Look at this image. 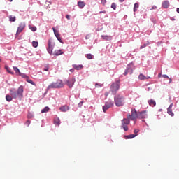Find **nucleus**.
Here are the masks:
<instances>
[{"label": "nucleus", "mask_w": 179, "mask_h": 179, "mask_svg": "<svg viewBox=\"0 0 179 179\" xmlns=\"http://www.w3.org/2000/svg\"><path fill=\"white\" fill-rule=\"evenodd\" d=\"M26 80H27V82H28V83L33 85V86H36V83L34 82H33V80H31V79L27 78Z\"/></svg>", "instance_id": "c756f323"}, {"label": "nucleus", "mask_w": 179, "mask_h": 179, "mask_svg": "<svg viewBox=\"0 0 179 179\" xmlns=\"http://www.w3.org/2000/svg\"><path fill=\"white\" fill-rule=\"evenodd\" d=\"M148 46V44H144L143 45H141L140 47V49L142 50V48H145V47H147Z\"/></svg>", "instance_id": "ea45409f"}, {"label": "nucleus", "mask_w": 179, "mask_h": 179, "mask_svg": "<svg viewBox=\"0 0 179 179\" xmlns=\"http://www.w3.org/2000/svg\"><path fill=\"white\" fill-rule=\"evenodd\" d=\"M27 125H30V120H27Z\"/></svg>", "instance_id": "de8ad7c7"}, {"label": "nucleus", "mask_w": 179, "mask_h": 179, "mask_svg": "<svg viewBox=\"0 0 179 179\" xmlns=\"http://www.w3.org/2000/svg\"><path fill=\"white\" fill-rule=\"evenodd\" d=\"M34 115H33V113H28V115H27L28 118H34Z\"/></svg>", "instance_id": "c9c22d12"}, {"label": "nucleus", "mask_w": 179, "mask_h": 179, "mask_svg": "<svg viewBox=\"0 0 179 179\" xmlns=\"http://www.w3.org/2000/svg\"><path fill=\"white\" fill-rule=\"evenodd\" d=\"M127 118L131 120V121H136V119L138 118V113L136 112V110L132 109L131 114L128 113Z\"/></svg>", "instance_id": "39448f33"}, {"label": "nucleus", "mask_w": 179, "mask_h": 179, "mask_svg": "<svg viewBox=\"0 0 179 179\" xmlns=\"http://www.w3.org/2000/svg\"><path fill=\"white\" fill-rule=\"evenodd\" d=\"M32 46L34 47V48H37V47H38V42L36 41H32Z\"/></svg>", "instance_id": "c85d7f7f"}, {"label": "nucleus", "mask_w": 179, "mask_h": 179, "mask_svg": "<svg viewBox=\"0 0 179 179\" xmlns=\"http://www.w3.org/2000/svg\"><path fill=\"white\" fill-rule=\"evenodd\" d=\"M86 58L87 59H93V55H92V54H87L86 55Z\"/></svg>", "instance_id": "2f4dec72"}, {"label": "nucleus", "mask_w": 179, "mask_h": 179, "mask_svg": "<svg viewBox=\"0 0 179 179\" xmlns=\"http://www.w3.org/2000/svg\"><path fill=\"white\" fill-rule=\"evenodd\" d=\"M105 96L107 97V96H108V92L105 93Z\"/></svg>", "instance_id": "864d4df0"}, {"label": "nucleus", "mask_w": 179, "mask_h": 179, "mask_svg": "<svg viewBox=\"0 0 179 179\" xmlns=\"http://www.w3.org/2000/svg\"><path fill=\"white\" fill-rule=\"evenodd\" d=\"M101 2L102 5H106V3H107V0H101Z\"/></svg>", "instance_id": "58836bf2"}, {"label": "nucleus", "mask_w": 179, "mask_h": 179, "mask_svg": "<svg viewBox=\"0 0 179 179\" xmlns=\"http://www.w3.org/2000/svg\"><path fill=\"white\" fill-rule=\"evenodd\" d=\"M19 76H22V78H24L25 79H27L29 78V76H27V75H26L24 73H19Z\"/></svg>", "instance_id": "473e14b6"}, {"label": "nucleus", "mask_w": 179, "mask_h": 179, "mask_svg": "<svg viewBox=\"0 0 179 179\" xmlns=\"http://www.w3.org/2000/svg\"><path fill=\"white\" fill-rule=\"evenodd\" d=\"M55 45V44H53L52 43H51V41H48V46L47 48V51L50 55H52V51L54 50Z\"/></svg>", "instance_id": "9d476101"}, {"label": "nucleus", "mask_w": 179, "mask_h": 179, "mask_svg": "<svg viewBox=\"0 0 179 179\" xmlns=\"http://www.w3.org/2000/svg\"><path fill=\"white\" fill-rule=\"evenodd\" d=\"M115 104L117 107H121L124 106V96L122 95H117L114 97Z\"/></svg>", "instance_id": "7ed1b4c3"}, {"label": "nucleus", "mask_w": 179, "mask_h": 179, "mask_svg": "<svg viewBox=\"0 0 179 179\" xmlns=\"http://www.w3.org/2000/svg\"><path fill=\"white\" fill-rule=\"evenodd\" d=\"M148 104L150 107H155L156 106V101L153 99L148 100Z\"/></svg>", "instance_id": "a211bd4d"}, {"label": "nucleus", "mask_w": 179, "mask_h": 179, "mask_svg": "<svg viewBox=\"0 0 179 179\" xmlns=\"http://www.w3.org/2000/svg\"><path fill=\"white\" fill-rule=\"evenodd\" d=\"M148 117V111L143 110L138 112V118L139 120H143Z\"/></svg>", "instance_id": "9b49d317"}, {"label": "nucleus", "mask_w": 179, "mask_h": 179, "mask_svg": "<svg viewBox=\"0 0 179 179\" xmlns=\"http://www.w3.org/2000/svg\"><path fill=\"white\" fill-rule=\"evenodd\" d=\"M61 87H64V83L62 80H57L56 82H53L49 85L48 89H61Z\"/></svg>", "instance_id": "f03ea898"}, {"label": "nucleus", "mask_w": 179, "mask_h": 179, "mask_svg": "<svg viewBox=\"0 0 179 179\" xmlns=\"http://www.w3.org/2000/svg\"><path fill=\"white\" fill-rule=\"evenodd\" d=\"M176 12H177L178 13H179V8H178L176 9Z\"/></svg>", "instance_id": "8fccbe9b"}, {"label": "nucleus", "mask_w": 179, "mask_h": 179, "mask_svg": "<svg viewBox=\"0 0 179 179\" xmlns=\"http://www.w3.org/2000/svg\"><path fill=\"white\" fill-rule=\"evenodd\" d=\"M44 71H48V67L45 68Z\"/></svg>", "instance_id": "603ef678"}, {"label": "nucleus", "mask_w": 179, "mask_h": 179, "mask_svg": "<svg viewBox=\"0 0 179 179\" xmlns=\"http://www.w3.org/2000/svg\"><path fill=\"white\" fill-rule=\"evenodd\" d=\"M54 124H55V125L59 127V124H61V120H59V118H58V117L55 118Z\"/></svg>", "instance_id": "412c9836"}, {"label": "nucleus", "mask_w": 179, "mask_h": 179, "mask_svg": "<svg viewBox=\"0 0 179 179\" xmlns=\"http://www.w3.org/2000/svg\"><path fill=\"white\" fill-rule=\"evenodd\" d=\"M69 106L64 105L62 107L59 108L60 111H62V113H66V111L69 110Z\"/></svg>", "instance_id": "2eb2a0df"}, {"label": "nucleus", "mask_w": 179, "mask_h": 179, "mask_svg": "<svg viewBox=\"0 0 179 179\" xmlns=\"http://www.w3.org/2000/svg\"><path fill=\"white\" fill-rule=\"evenodd\" d=\"M162 78H165V79H169V76L167 75H163Z\"/></svg>", "instance_id": "37998d69"}, {"label": "nucleus", "mask_w": 179, "mask_h": 179, "mask_svg": "<svg viewBox=\"0 0 179 179\" xmlns=\"http://www.w3.org/2000/svg\"><path fill=\"white\" fill-rule=\"evenodd\" d=\"M125 0H119L120 2H124Z\"/></svg>", "instance_id": "6e6d98bb"}, {"label": "nucleus", "mask_w": 179, "mask_h": 179, "mask_svg": "<svg viewBox=\"0 0 179 179\" xmlns=\"http://www.w3.org/2000/svg\"><path fill=\"white\" fill-rule=\"evenodd\" d=\"M110 90L113 94H117V92L120 90V80H117L111 85Z\"/></svg>", "instance_id": "20e7f679"}, {"label": "nucleus", "mask_w": 179, "mask_h": 179, "mask_svg": "<svg viewBox=\"0 0 179 179\" xmlns=\"http://www.w3.org/2000/svg\"><path fill=\"white\" fill-rule=\"evenodd\" d=\"M73 69H70V72H73Z\"/></svg>", "instance_id": "5fc2aeb1"}, {"label": "nucleus", "mask_w": 179, "mask_h": 179, "mask_svg": "<svg viewBox=\"0 0 179 179\" xmlns=\"http://www.w3.org/2000/svg\"><path fill=\"white\" fill-rule=\"evenodd\" d=\"M139 8V3H136L134 6V12H136L138 9Z\"/></svg>", "instance_id": "bb28decb"}, {"label": "nucleus", "mask_w": 179, "mask_h": 179, "mask_svg": "<svg viewBox=\"0 0 179 179\" xmlns=\"http://www.w3.org/2000/svg\"><path fill=\"white\" fill-rule=\"evenodd\" d=\"M111 8L112 9H113L114 10H115V9H117V4H115V3H113L111 4Z\"/></svg>", "instance_id": "f704fd0d"}, {"label": "nucleus", "mask_w": 179, "mask_h": 179, "mask_svg": "<svg viewBox=\"0 0 179 179\" xmlns=\"http://www.w3.org/2000/svg\"><path fill=\"white\" fill-rule=\"evenodd\" d=\"M29 29L32 31H36L37 30V27H31Z\"/></svg>", "instance_id": "e433bc0d"}, {"label": "nucleus", "mask_w": 179, "mask_h": 179, "mask_svg": "<svg viewBox=\"0 0 179 179\" xmlns=\"http://www.w3.org/2000/svg\"><path fill=\"white\" fill-rule=\"evenodd\" d=\"M0 61H1V59H0Z\"/></svg>", "instance_id": "13d9d810"}, {"label": "nucleus", "mask_w": 179, "mask_h": 179, "mask_svg": "<svg viewBox=\"0 0 179 179\" xmlns=\"http://www.w3.org/2000/svg\"><path fill=\"white\" fill-rule=\"evenodd\" d=\"M114 106V102L111 101H108L106 102L105 106H103V111L106 113L108 110V108H111Z\"/></svg>", "instance_id": "6e6552de"}, {"label": "nucleus", "mask_w": 179, "mask_h": 179, "mask_svg": "<svg viewBox=\"0 0 179 179\" xmlns=\"http://www.w3.org/2000/svg\"><path fill=\"white\" fill-rule=\"evenodd\" d=\"M13 69H14L15 73H17L19 75V73H20V70H19V69L16 66H13Z\"/></svg>", "instance_id": "72a5a7b5"}, {"label": "nucleus", "mask_w": 179, "mask_h": 179, "mask_svg": "<svg viewBox=\"0 0 179 179\" xmlns=\"http://www.w3.org/2000/svg\"><path fill=\"white\" fill-rule=\"evenodd\" d=\"M153 9H157V6H153L152 8H150V10H153Z\"/></svg>", "instance_id": "79ce46f5"}, {"label": "nucleus", "mask_w": 179, "mask_h": 179, "mask_svg": "<svg viewBox=\"0 0 179 179\" xmlns=\"http://www.w3.org/2000/svg\"><path fill=\"white\" fill-rule=\"evenodd\" d=\"M5 68H6V71L8 73H10L11 75H13V72H12V71L9 69V66H6Z\"/></svg>", "instance_id": "7c9ffc66"}, {"label": "nucleus", "mask_w": 179, "mask_h": 179, "mask_svg": "<svg viewBox=\"0 0 179 179\" xmlns=\"http://www.w3.org/2000/svg\"><path fill=\"white\" fill-rule=\"evenodd\" d=\"M73 68L74 69H76V71H80L81 69H83V65H82V64H79V65L73 64Z\"/></svg>", "instance_id": "dca6fc26"}, {"label": "nucleus", "mask_w": 179, "mask_h": 179, "mask_svg": "<svg viewBox=\"0 0 179 179\" xmlns=\"http://www.w3.org/2000/svg\"><path fill=\"white\" fill-rule=\"evenodd\" d=\"M135 136H136V134H130L125 136L126 139H133V138H135Z\"/></svg>", "instance_id": "b1692460"}, {"label": "nucleus", "mask_w": 179, "mask_h": 179, "mask_svg": "<svg viewBox=\"0 0 179 179\" xmlns=\"http://www.w3.org/2000/svg\"><path fill=\"white\" fill-rule=\"evenodd\" d=\"M99 13H106V11H100Z\"/></svg>", "instance_id": "3c124183"}, {"label": "nucleus", "mask_w": 179, "mask_h": 179, "mask_svg": "<svg viewBox=\"0 0 179 179\" xmlns=\"http://www.w3.org/2000/svg\"><path fill=\"white\" fill-rule=\"evenodd\" d=\"M102 86H103V84H99V83H97L95 84L96 87H102Z\"/></svg>", "instance_id": "4c0bfd02"}, {"label": "nucleus", "mask_w": 179, "mask_h": 179, "mask_svg": "<svg viewBox=\"0 0 179 179\" xmlns=\"http://www.w3.org/2000/svg\"><path fill=\"white\" fill-rule=\"evenodd\" d=\"M86 40H89L90 38V34H88L85 36Z\"/></svg>", "instance_id": "c03bdc74"}, {"label": "nucleus", "mask_w": 179, "mask_h": 179, "mask_svg": "<svg viewBox=\"0 0 179 179\" xmlns=\"http://www.w3.org/2000/svg\"><path fill=\"white\" fill-rule=\"evenodd\" d=\"M75 78H70L66 80V85L71 89L73 87V85H75Z\"/></svg>", "instance_id": "1a4fd4ad"}, {"label": "nucleus", "mask_w": 179, "mask_h": 179, "mask_svg": "<svg viewBox=\"0 0 179 179\" xmlns=\"http://www.w3.org/2000/svg\"><path fill=\"white\" fill-rule=\"evenodd\" d=\"M52 30H53L54 34H55V37L57 38V40L60 43H62V41H61V36H60L59 33L58 32V31L55 30V28H52Z\"/></svg>", "instance_id": "4468645a"}, {"label": "nucleus", "mask_w": 179, "mask_h": 179, "mask_svg": "<svg viewBox=\"0 0 179 179\" xmlns=\"http://www.w3.org/2000/svg\"><path fill=\"white\" fill-rule=\"evenodd\" d=\"M162 8H164V9H167V8H169V6H170V3L169 2V1H164L162 4Z\"/></svg>", "instance_id": "f3484780"}, {"label": "nucleus", "mask_w": 179, "mask_h": 179, "mask_svg": "<svg viewBox=\"0 0 179 179\" xmlns=\"http://www.w3.org/2000/svg\"><path fill=\"white\" fill-rule=\"evenodd\" d=\"M62 54H64V52H62V50H55L53 55L58 56V55H62Z\"/></svg>", "instance_id": "aec40b11"}, {"label": "nucleus", "mask_w": 179, "mask_h": 179, "mask_svg": "<svg viewBox=\"0 0 179 179\" xmlns=\"http://www.w3.org/2000/svg\"><path fill=\"white\" fill-rule=\"evenodd\" d=\"M78 5L80 9L85 8V6L86 5L83 1H79L78 3Z\"/></svg>", "instance_id": "5701e85b"}, {"label": "nucleus", "mask_w": 179, "mask_h": 179, "mask_svg": "<svg viewBox=\"0 0 179 179\" xmlns=\"http://www.w3.org/2000/svg\"><path fill=\"white\" fill-rule=\"evenodd\" d=\"M167 113L169 115H171V117H174V113H173V103H171L167 108Z\"/></svg>", "instance_id": "f8f14e48"}, {"label": "nucleus", "mask_w": 179, "mask_h": 179, "mask_svg": "<svg viewBox=\"0 0 179 179\" xmlns=\"http://www.w3.org/2000/svg\"><path fill=\"white\" fill-rule=\"evenodd\" d=\"M24 29V24H20L17 28L16 36H19V34H20V33H22V31H23Z\"/></svg>", "instance_id": "ddd939ff"}, {"label": "nucleus", "mask_w": 179, "mask_h": 179, "mask_svg": "<svg viewBox=\"0 0 179 179\" xmlns=\"http://www.w3.org/2000/svg\"><path fill=\"white\" fill-rule=\"evenodd\" d=\"M13 97V96H10V95H6V101H8V102L12 101Z\"/></svg>", "instance_id": "393cba45"}, {"label": "nucleus", "mask_w": 179, "mask_h": 179, "mask_svg": "<svg viewBox=\"0 0 179 179\" xmlns=\"http://www.w3.org/2000/svg\"><path fill=\"white\" fill-rule=\"evenodd\" d=\"M66 19H68V20H69L71 19V16L69 15H66Z\"/></svg>", "instance_id": "49530a36"}, {"label": "nucleus", "mask_w": 179, "mask_h": 179, "mask_svg": "<svg viewBox=\"0 0 179 179\" xmlns=\"http://www.w3.org/2000/svg\"><path fill=\"white\" fill-rule=\"evenodd\" d=\"M101 38H103V40H106V41H109L112 39V37L108 35H101Z\"/></svg>", "instance_id": "4be33fe9"}, {"label": "nucleus", "mask_w": 179, "mask_h": 179, "mask_svg": "<svg viewBox=\"0 0 179 179\" xmlns=\"http://www.w3.org/2000/svg\"><path fill=\"white\" fill-rule=\"evenodd\" d=\"M49 110H50V108H48V106H46L43 109H42L41 113L42 114L44 113H48Z\"/></svg>", "instance_id": "cd10ccee"}, {"label": "nucleus", "mask_w": 179, "mask_h": 179, "mask_svg": "<svg viewBox=\"0 0 179 179\" xmlns=\"http://www.w3.org/2000/svg\"><path fill=\"white\" fill-rule=\"evenodd\" d=\"M9 21L10 22H16V17L10 15L9 17Z\"/></svg>", "instance_id": "a878e982"}, {"label": "nucleus", "mask_w": 179, "mask_h": 179, "mask_svg": "<svg viewBox=\"0 0 179 179\" xmlns=\"http://www.w3.org/2000/svg\"><path fill=\"white\" fill-rule=\"evenodd\" d=\"M23 91H24V88H23L22 85H20L19 87V88L17 89V92L10 90V94H11L13 99H17V97L19 99H22L23 98Z\"/></svg>", "instance_id": "f257e3e1"}, {"label": "nucleus", "mask_w": 179, "mask_h": 179, "mask_svg": "<svg viewBox=\"0 0 179 179\" xmlns=\"http://www.w3.org/2000/svg\"><path fill=\"white\" fill-rule=\"evenodd\" d=\"M10 2H12V1H13V0H8Z\"/></svg>", "instance_id": "4d7b16f0"}, {"label": "nucleus", "mask_w": 179, "mask_h": 179, "mask_svg": "<svg viewBox=\"0 0 179 179\" xmlns=\"http://www.w3.org/2000/svg\"><path fill=\"white\" fill-rule=\"evenodd\" d=\"M134 134H138V132H139V129H134Z\"/></svg>", "instance_id": "a18cd8bd"}, {"label": "nucleus", "mask_w": 179, "mask_h": 179, "mask_svg": "<svg viewBox=\"0 0 179 179\" xmlns=\"http://www.w3.org/2000/svg\"><path fill=\"white\" fill-rule=\"evenodd\" d=\"M169 80V83H171V82H172V80H171V78H168Z\"/></svg>", "instance_id": "09e8293b"}, {"label": "nucleus", "mask_w": 179, "mask_h": 179, "mask_svg": "<svg viewBox=\"0 0 179 179\" xmlns=\"http://www.w3.org/2000/svg\"><path fill=\"white\" fill-rule=\"evenodd\" d=\"M82 106H83V101H80V102L78 103V107H82Z\"/></svg>", "instance_id": "a19ab883"}, {"label": "nucleus", "mask_w": 179, "mask_h": 179, "mask_svg": "<svg viewBox=\"0 0 179 179\" xmlns=\"http://www.w3.org/2000/svg\"><path fill=\"white\" fill-rule=\"evenodd\" d=\"M133 72H134V64L131 63L127 66V69L124 71V76H127V75H128V73L129 75H132Z\"/></svg>", "instance_id": "0eeeda50"}, {"label": "nucleus", "mask_w": 179, "mask_h": 179, "mask_svg": "<svg viewBox=\"0 0 179 179\" xmlns=\"http://www.w3.org/2000/svg\"><path fill=\"white\" fill-rule=\"evenodd\" d=\"M138 79H140V80H145V79H150V77H146L143 74H140L138 76Z\"/></svg>", "instance_id": "6ab92c4d"}, {"label": "nucleus", "mask_w": 179, "mask_h": 179, "mask_svg": "<svg viewBox=\"0 0 179 179\" xmlns=\"http://www.w3.org/2000/svg\"><path fill=\"white\" fill-rule=\"evenodd\" d=\"M131 120L127 118H124L122 120V128H123L124 131H125L127 132V131H128V125H129L131 121Z\"/></svg>", "instance_id": "423d86ee"}]
</instances>
